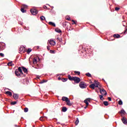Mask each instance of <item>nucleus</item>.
<instances>
[{
    "label": "nucleus",
    "mask_w": 127,
    "mask_h": 127,
    "mask_svg": "<svg viewBox=\"0 0 127 127\" xmlns=\"http://www.w3.org/2000/svg\"><path fill=\"white\" fill-rule=\"evenodd\" d=\"M119 114H122V115H125V114H126V111H125V110L122 109L120 112H119Z\"/></svg>",
    "instance_id": "6ab92c4d"
},
{
    "label": "nucleus",
    "mask_w": 127,
    "mask_h": 127,
    "mask_svg": "<svg viewBox=\"0 0 127 127\" xmlns=\"http://www.w3.org/2000/svg\"><path fill=\"white\" fill-rule=\"evenodd\" d=\"M31 13L33 14V15H36L37 13H38V11L36 9H31L30 10Z\"/></svg>",
    "instance_id": "20e7f679"
},
{
    "label": "nucleus",
    "mask_w": 127,
    "mask_h": 127,
    "mask_svg": "<svg viewBox=\"0 0 127 127\" xmlns=\"http://www.w3.org/2000/svg\"><path fill=\"white\" fill-rule=\"evenodd\" d=\"M23 7H25V8L27 7V5H23Z\"/></svg>",
    "instance_id": "de8ad7c7"
},
{
    "label": "nucleus",
    "mask_w": 127,
    "mask_h": 127,
    "mask_svg": "<svg viewBox=\"0 0 127 127\" xmlns=\"http://www.w3.org/2000/svg\"><path fill=\"white\" fill-rule=\"evenodd\" d=\"M99 98H100V100H101V101L104 100V97L103 96V95H100Z\"/></svg>",
    "instance_id": "c85d7f7f"
},
{
    "label": "nucleus",
    "mask_w": 127,
    "mask_h": 127,
    "mask_svg": "<svg viewBox=\"0 0 127 127\" xmlns=\"http://www.w3.org/2000/svg\"><path fill=\"white\" fill-rule=\"evenodd\" d=\"M22 69L24 72V73H25L26 74H28V70H27V68H26L24 66H22Z\"/></svg>",
    "instance_id": "6e6552de"
},
{
    "label": "nucleus",
    "mask_w": 127,
    "mask_h": 127,
    "mask_svg": "<svg viewBox=\"0 0 127 127\" xmlns=\"http://www.w3.org/2000/svg\"><path fill=\"white\" fill-rule=\"evenodd\" d=\"M6 94L7 95H8L10 96H12V93H11V92H10V91H6Z\"/></svg>",
    "instance_id": "aec40b11"
},
{
    "label": "nucleus",
    "mask_w": 127,
    "mask_h": 127,
    "mask_svg": "<svg viewBox=\"0 0 127 127\" xmlns=\"http://www.w3.org/2000/svg\"><path fill=\"white\" fill-rule=\"evenodd\" d=\"M43 119V117H41L40 118V120H41V121H42V119Z\"/></svg>",
    "instance_id": "8fccbe9b"
},
{
    "label": "nucleus",
    "mask_w": 127,
    "mask_h": 127,
    "mask_svg": "<svg viewBox=\"0 0 127 127\" xmlns=\"http://www.w3.org/2000/svg\"><path fill=\"white\" fill-rule=\"evenodd\" d=\"M33 64H37V58H34L33 60Z\"/></svg>",
    "instance_id": "2eb2a0df"
},
{
    "label": "nucleus",
    "mask_w": 127,
    "mask_h": 127,
    "mask_svg": "<svg viewBox=\"0 0 127 127\" xmlns=\"http://www.w3.org/2000/svg\"><path fill=\"white\" fill-rule=\"evenodd\" d=\"M49 24L50 25H52V26H54V27H56V25L55 24V23L52 22H49Z\"/></svg>",
    "instance_id": "dca6fc26"
},
{
    "label": "nucleus",
    "mask_w": 127,
    "mask_h": 127,
    "mask_svg": "<svg viewBox=\"0 0 127 127\" xmlns=\"http://www.w3.org/2000/svg\"><path fill=\"white\" fill-rule=\"evenodd\" d=\"M32 51V50L30 48L27 50L26 52H27V54H29L30 53V52H31Z\"/></svg>",
    "instance_id": "4be33fe9"
},
{
    "label": "nucleus",
    "mask_w": 127,
    "mask_h": 127,
    "mask_svg": "<svg viewBox=\"0 0 127 127\" xmlns=\"http://www.w3.org/2000/svg\"><path fill=\"white\" fill-rule=\"evenodd\" d=\"M71 21L73 22L72 24H77V22H76L74 20H72Z\"/></svg>",
    "instance_id": "e433bc0d"
},
{
    "label": "nucleus",
    "mask_w": 127,
    "mask_h": 127,
    "mask_svg": "<svg viewBox=\"0 0 127 127\" xmlns=\"http://www.w3.org/2000/svg\"><path fill=\"white\" fill-rule=\"evenodd\" d=\"M86 76H87V77H92V74H91L90 73L87 72L85 74Z\"/></svg>",
    "instance_id": "393cba45"
},
{
    "label": "nucleus",
    "mask_w": 127,
    "mask_h": 127,
    "mask_svg": "<svg viewBox=\"0 0 127 127\" xmlns=\"http://www.w3.org/2000/svg\"><path fill=\"white\" fill-rule=\"evenodd\" d=\"M41 20H45V17L42 16L40 17Z\"/></svg>",
    "instance_id": "7c9ffc66"
},
{
    "label": "nucleus",
    "mask_w": 127,
    "mask_h": 127,
    "mask_svg": "<svg viewBox=\"0 0 127 127\" xmlns=\"http://www.w3.org/2000/svg\"><path fill=\"white\" fill-rule=\"evenodd\" d=\"M56 32H58V33H61V32H62V31H61V30L59 29H56Z\"/></svg>",
    "instance_id": "b1692460"
},
{
    "label": "nucleus",
    "mask_w": 127,
    "mask_h": 127,
    "mask_svg": "<svg viewBox=\"0 0 127 127\" xmlns=\"http://www.w3.org/2000/svg\"><path fill=\"white\" fill-rule=\"evenodd\" d=\"M47 48L48 51L50 50V46H47Z\"/></svg>",
    "instance_id": "49530a36"
},
{
    "label": "nucleus",
    "mask_w": 127,
    "mask_h": 127,
    "mask_svg": "<svg viewBox=\"0 0 127 127\" xmlns=\"http://www.w3.org/2000/svg\"><path fill=\"white\" fill-rule=\"evenodd\" d=\"M66 20H70L71 19V18L70 17H68V18H66Z\"/></svg>",
    "instance_id": "a18cd8bd"
},
{
    "label": "nucleus",
    "mask_w": 127,
    "mask_h": 127,
    "mask_svg": "<svg viewBox=\"0 0 127 127\" xmlns=\"http://www.w3.org/2000/svg\"><path fill=\"white\" fill-rule=\"evenodd\" d=\"M58 80H61V77H58Z\"/></svg>",
    "instance_id": "603ef678"
},
{
    "label": "nucleus",
    "mask_w": 127,
    "mask_h": 127,
    "mask_svg": "<svg viewBox=\"0 0 127 127\" xmlns=\"http://www.w3.org/2000/svg\"><path fill=\"white\" fill-rule=\"evenodd\" d=\"M86 100H87V102H91V99H90V98H87V99H86Z\"/></svg>",
    "instance_id": "a19ab883"
},
{
    "label": "nucleus",
    "mask_w": 127,
    "mask_h": 127,
    "mask_svg": "<svg viewBox=\"0 0 127 127\" xmlns=\"http://www.w3.org/2000/svg\"><path fill=\"white\" fill-rule=\"evenodd\" d=\"M108 101H110V102H111V101H112V98H111V97H108Z\"/></svg>",
    "instance_id": "79ce46f5"
},
{
    "label": "nucleus",
    "mask_w": 127,
    "mask_h": 127,
    "mask_svg": "<svg viewBox=\"0 0 127 127\" xmlns=\"http://www.w3.org/2000/svg\"><path fill=\"white\" fill-rule=\"evenodd\" d=\"M49 44H50L51 46H54V45L56 44V43H55V41H54V40H51L48 41V45H49Z\"/></svg>",
    "instance_id": "39448f33"
},
{
    "label": "nucleus",
    "mask_w": 127,
    "mask_h": 127,
    "mask_svg": "<svg viewBox=\"0 0 127 127\" xmlns=\"http://www.w3.org/2000/svg\"><path fill=\"white\" fill-rule=\"evenodd\" d=\"M84 109H87V106L84 107Z\"/></svg>",
    "instance_id": "864d4df0"
},
{
    "label": "nucleus",
    "mask_w": 127,
    "mask_h": 127,
    "mask_svg": "<svg viewBox=\"0 0 127 127\" xmlns=\"http://www.w3.org/2000/svg\"><path fill=\"white\" fill-rule=\"evenodd\" d=\"M95 87H96L95 84H92L89 85V88H91V89H93V90L95 89Z\"/></svg>",
    "instance_id": "ddd939ff"
},
{
    "label": "nucleus",
    "mask_w": 127,
    "mask_h": 127,
    "mask_svg": "<svg viewBox=\"0 0 127 127\" xmlns=\"http://www.w3.org/2000/svg\"><path fill=\"white\" fill-rule=\"evenodd\" d=\"M122 121L123 124H124L125 125H127V119H126V118L123 117V118L122 119Z\"/></svg>",
    "instance_id": "9b49d317"
},
{
    "label": "nucleus",
    "mask_w": 127,
    "mask_h": 127,
    "mask_svg": "<svg viewBox=\"0 0 127 127\" xmlns=\"http://www.w3.org/2000/svg\"><path fill=\"white\" fill-rule=\"evenodd\" d=\"M24 113H27V112H28V109L26 107L24 109Z\"/></svg>",
    "instance_id": "c756f323"
},
{
    "label": "nucleus",
    "mask_w": 127,
    "mask_h": 127,
    "mask_svg": "<svg viewBox=\"0 0 127 127\" xmlns=\"http://www.w3.org/2000/svg\"><path fill=\"white\" fill-rule=\"evenodd\" d=\"M67 111V108L66 107H63L62 109V112L65 113V112Z\"/></svg>",
    "instance_id": "f3484780"
},
{
    "label": "nucleus",
    "mask_w": 127,
    "mask_h": 127,
    "mask_svg": "<svg viewBox=\"0 0 127 127\" xmlns=\"http://www.w3.org/2000/svg\"><path fill=\"white\" fill-rule=\"evenodd\" d=\"M103 104L104 105V106H109V102H108V101H104L103 102Z\"/></svg>",
    "instance_id": "a878e982"
},
{
    "label": "nucleus",
    "mask_w": 127,
    "mask_h": 127,
    "mask_svg": "<svg viewBox=\"0 0 127 127\" xmlns=\"http://www.w3.org/2000/svg\"><path fill=\"white\" fill-rule=\"evenodd\" d=\"M13 97L15 100H17V99H18L19 96H18V94H14L13 95Z\"/></svg>",
    "instance_id": "f8f14e48"
},
{
    "label": "nucleus",
    "mask_w": 127,
    "mask_h": 127,
    "mask_svg": "<svg viewBox=\"0 0 127 127\" xmlns=\"http://www.w3.org/2000/svg\"><path fill=\"white\" fill-rule=\"evenodd\" d=\"M69 100V98H68L66 97L63 96L62 98V100L64 101V102H66Z\"/></svg>",
    "instance_id": "9d476101"
},
{
    "label": "nucleus",
    "mask_w": 127,
    "mask_h": 127,
    "mask_svg": "<svg viewBox=\"0 0 127 127\" xmlns=\"http://www.w3.org/2000/svg\"><path fill=\"white\" fill-rule=\"evenodd\" d=\"M47 81L45 80H43L42 81H41L40 84H43V83H46Z\"/></svg>",
    "instance_id": "4c0bfd02"
},
{
    "label": "nucleus",
    "mask_w": 127,
    "mask_h": 127,
    "mask_svg": "<svg viewBox=\"0 0 127 127\" xmlns=\"http://www.w3.org/2000/svg\"><path fill=\"white\" fill-rule=\"evenodd\" d=\"M113 37L114 38H120L121 37V35H120V34H114Z\"/></svg>",
    "instance_id": "4468645a"
},
{
    "label": "nucleus",
    "mask_w": 127,
    "mask_h": 127,
    "mask_svg": "<svg viewBox=\"0 0 127 127\" xmlns=\"http://www.w3.org/2000/svg\"><path fill=\"white\" fill-rule=\"evenodd\" d=\"M37 78H38V79H39V77L37 76Z\"/></svg>",
    "instance_id": "6e6d98bb"
},
{
    "label": "nucleus",
    "mask_w": 127,
    "mask_h": 127,
    "mask_svg": "<svg viewBox=\"0 0 127 127\" xmlns=\"http://www.w3.org/2000/svg\"><path fill=\"white\" fill-rule=\"evenodd\" d=\"M66 105L67 106H72V104H71V103H70V100H68L66 102Z\"/></svg>",
    "instance_id": "a211bd4d"
},
{
    "label": "nucleus",
    "mask_w": 127,
    "mask_h": 127,
    "mask_svg": "<svg viewBox=\"0 0 127 127\" xmlns=\"http://www.w3.org/2000/svg\"><path fill=\"white\" fill-rule=\"evenodd\" d=\"M16 103H17L16 101L12 102H11V105H16Z\"/></svg>",
    "instance_id": "f704fd0d"
},
{
    "label": "nucleus",
    "mask_w": 127,
    "mask_h": 127,
    "mask_svg": "<svg viewBox=\"0 0 127 127\" xmlns=\"http://www.w3.org/2000/svg\"><path fill=\"white\" fill-rule=\"evenodd\" d=\"M26 81L27 83H29V81H27V80H26Z\"/></svg>",
    "instance_id": "5fc2aeb1"
},
{
    "label": "nucleus",
    "mask_w": 127,
    "mask_h": 127,
    "mask_svg": "<svg viewBox=\"0 0 127 127\" xmlns=\"http://www.w3.org/2000/svg\"><path fill=\"white\" fill-rule=\"evenodd\" d=\"M67 77L69 81H74V83L76 84H79L81 82V79L77 76L71 77L70 74H68Z\"/></svg>",
    "instance_id": "f257e3e1"
},
{
    "label": "nucleus",
    "mask_w": 127,
    "mask_h": 127,
    "mask_svg": "<svg viewBox=\"0 0 127 127\" xmlns=\"http://www.w3.org/2000/svg\"><path fill=\"white\" fill-rule=\"evenodd\" d=\"M120 7H115V10L116 11H118V10H120Z\"/></svg>",
    "instance_id": "58836bf2"
},
{
    "label": "nucleus",
    "mask_w": 127,
    "mask_h": 127,
    "mask_svg": "<svg viewBox=\"0 0 127 127\" xmlns=\"http://www.w3.org/2000/svg\"><path fill=\"white\" fill-rule=\"evenodd\" d=\"M15 127H17V125H15Z\"/></svg>",
    "instance_id": "4d7b16f0"
},
{
    "label": "nucleus",
    "mask_w": 127,
    "mask_h": 127,
    "mask_svg": "<svg viewBox=\"0 0 127 127\" xmlns=\"http://www.w3.org/2000/svg\"><path fill=\"white\" fill-rule=\"evenodd\" d=\"M118 104H119V105H120V106H122V105H123V101L120 100V101L118 102Z\"/></svg>",
    "instance_id": "2f4dec72"
},
{
    "label": "nucleus",
    "mask_w": 127,
    "mask_h": 127,
    "mask_svg": "<svg viewBox=\"0 0 127 127\" xmlns=\"http://www.w3.org/2000/svg\"><path fill=\"white\" fill-rule=\"evenodd\" d=\"M67 80H68V78H67L62 79V82H66Z\"/></svg>",
    "instance_id": "cd10ccee"
},
{
    "label": "nucleus",
    "mask_w": 127,
    "mask_h": 127,
    "mask_svg": "<svg viewBox=\"0 0 127 127\" xmlns=\"http://www.w3.org/2000/svg\"><path fill=\"white\" fill-rule=\"evenodd\" d=\"M18 71L21 74V75H23V76H25V74H23V72H22V67H19L17 69Z\"/></svg>",
    "instance_id": "0eeeda50"
},
{
    "label": "nucleus",
    "mask_w": 127,
    "mask_h": 127,
    "mask_svg": "<svg viewBox=\"0 0 127 127\" xmlns=\"http://www.w3.org/2000/svg\"><path fill=\"white\" fill-rule=\"evenodd\" d=\"M99 89L100 91V93L101 95H104L105 96H106L107 94V91L103 88L102 89L101 88V87H99Z\"/></svg>",
    "instance_id": "7ed1b4c3"
},
{
    "label": "nucleus",
    "mask_w": 127,
    "mask_h": 127,
    "mask_svg": "<svg viewBox=\"0 0 127 127\" xmlns=\"http://www.w3.org/2000/svg\"><path fill=\"white\" fill-rule=\"evenodd\" d=\"M75 124V126H78V124H79V119L78 118H76Z\"/></svg>",
    "instance_id": "412c9836"
},
{
    "label": "nucleus",
    "mask_w": 127,
    "mask_h": 127,
    "mask_svg": "<svg viewBox=\"0 0 127 127\" xmlns=\"http://www.w3.org/2000/svg\"><path fill=\"white\" fill-rule=\"evenodd\" d=\"M126 32H127V29H126V30L124 31L125 34H126Z\"/></svg>",
    "instance_id": "09e8293b"
},
{
    "label": "nucleus",
    "mask_w": 127,
    "mask_h": 127,
    "mask_svg": "<svg viewBox=\"0 0 127 127\" xmlns=\"http://www.w3.org/2000/svg\"><path fill=\"white\" fill-rule=\"evenodd\" d=\"M84 102L85 104H86V107H88L89 106V102H88V100L85 99Z\"/></svg>",
    "instance_id": "5701e85b"
},
{
    "label": "nucleus",
    "mask_w": 127,
    "mask_h": 127,
    "mask_svg": "<svg viewBox=\"0 0 127 127\" xmlns=\"http://www.w3.org/2000/svg\"><path fill=\"white\" fill-rule=\"evenodd\" d=\"M94 85H95L96 88H101L102 86H101V84H100V82L98 81H97L96 80L94 81Z\"/></svg>",
    "instance_id": "423d86ee"
},
{
    "label": "nucleus",
    "mask_w": 127,
    "mask_h": 127,
    "mask_svg": "<svg viewBox=\"0 0 127 127\" xmlns=\"http://www.w3.org/2000/svg\"><path fill=\"white\" fill-rule=\"evenodd\" d=\"M58 40H59V41H62V38H57Z\"/></svg>",
    "instance_id": "37998d69"
},
{
    "label": "nucleus",
    "mask_w": 127,
    "mask_h": 127,
    "mask_svg": "<svg viewBox=\"0 0 127 127\" xmlns=\"http://www.w3.org/2000/svg\"><path fill=\"white\" fill-rule=\"evenodd\" d=\"M74 73H75V74H77V75H80V71H75Z\"/></svg>",
    "instance_id": "c9c22d12"
},
{
    "label": "nucleus",
    "mask_w": 127,
    "mask_h": 127,
    "mask_svg": "<svg viewBox=\"0 0 127 127\" xmlns=\"http://www.w3.org/2000/svg\"><path fill=\"white\" fill-rule=\"evenodd\" d=\"M0 56H1V57H4V55L3 54L0 53Z\"/></svg>",
    "instance_id": "ea45409f"
},
{
    "label": "nucleus",
    "mask_w": 127,
    "mask_h": 127,
    "mask_svg": "<svg viewBox=\"0 0 127 127\" xmlns=\"http://www.w3.org/2000/svg\"><path fill=\"white\" fill-rule=\"evenodd\" d=\"M44 8L46 9L47 8V7L46 6H44Z\"/></svg>",
    "instance_id": "3c124183"
},
{
    "label": "nucleus",
    "mask_w": 127,
    "mask_h": 127,
    "mask_svg": "<svg viewBox=\"0 0 127 127\" xmlns=\"http://www.w3.org/2000/svg\"><path fill=\"white\" fill-rule=\"evenodd\" d=\"M15 74L17 77H20V75H21V73H20V72L19 73V71H18V70H17V69H16L15 71Z\"/></svg>",
    "instance_id": "1a4fd4ad"
},
{
    "label": "nucleus",
    "mask_w": 127,
    "mask_h": 127,
    "mask_svg": "<svg viewBox=\"0 0 127 127\" xmlns=\"http://www.w3.org/2000/svg\"><path fill=\"white\" fill-rule=\"evenodd\" d=\"M66 23H67V22H64V23H63V26H64V27H66Z\"/></svg>",
    "instance_id": "473e14b6"
},
{
    "label": "nucleus",
    "mask_w": 127,
    "mask_h": 127,
    "mask_svg": "<svg viewBox=\"0 0 127 127\" xmlns=\"http://www.w3.org/2000/svg\"><path fill=\"white\" fill-rule=\"evenodd\" d=\"M21 11L22 12H23V13H24L26 12V10H25L24 8H21Z\"/></svg>",
    "instance_id": "bb28decb"
},
{
    "label": "nucleus",
    "mask_w": 127,
    "mask_h": 127,
    "mask_svg": "<svg viewBox=\"0 0 127 127\" xmlns=\"http://www.w3.org/2000/svg\"><path fill=\"white\" fill-rule=\"evenodd\" d=\"M50 53L53 54V53H54V51H53V50H50Z\"/></svg>",
    "instance_id": "c03bdc74"
},
{
    "label": "nucleus",
    "mask_w": 127,
    "mask_h": 127,
    "mask_svg": "<svg viewBox=\"0 0 127 127\" xmlns=\"http://www.w3.org/2000/svg\"><path fill=\"white\" fill-rule=\"evenodd\" d=\"M8 66H12V62H9L7 64Z\"/></svg>",
    "instance_id": "72a5a7b5"
},
{
    "label": "nucleus",
    "mask_w": 127,
    "mask_h": 127,
    "mask_svg": "<svg viewBox=\"0 0 127 127\" xmlns=\"http://www.w3.org/2000/svg\"><path fill=\"white\" fill-rule=\"evenodd\" d=\"M79 86L81 89H86L87 88V83L81 81L79 83Z\"/></svg>",
    "instance_id": "f03ea898"
}]
</instances>
